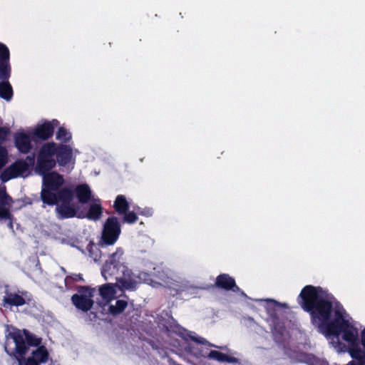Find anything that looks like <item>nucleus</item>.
<instances>
[{
    "label": "nucleus",
    "mask_w": 365,
    "mask_h": 365,
    "mask_svg": "<svg viewBox=\"0 0 365 365\" xmlns=\"http://www.w3.org/2000/svg\"><path fill=\"white\" fill-rule=\"evenodd\" d=\"M298 300L304 311L309 314L312 324L327 336L339 337L349 322L340 309L334 310L336 298L322 287L306 285Z\"/></svg>",
    "instance_id": "nucleus-1"
},
{
    "label": "nucleus",
    "mask_w": 365,
    "mask_h": 365,
    "mask_svg": "<svg viewBox=\"0 0 365 365\" xmlns=\"http://www.w3.org/2000/svg\"><path fill=\"white\" fill-rule=\"evenodd\" d=\"M56 143L43 144L37 155L36 171L42 176V185L40 193L41 200L44 205L56 203V196L53 191H56L64 183L63 175L56 171H50L56 165L54 159Z\"/></svg>",
    "instance_id": "nucleus-2"
},
{
    "label": "nucleus",
    "mask_w": 365,
    "mask_h": 365,
    "mask_svg": "<svg viewBox=\"0 0 365 365\" xmlns=\"http://www.w3.org/2000/svg\"><path fill=\"white\" fill-rule=\"evenodd\" d=\"M124 251L121 247L116 248L115 251L110 255L101 270V274L106 280L115 279L123 289L135 290L138 284L136 278L139 280H146L148 274L145 272L140 273L135 277L124 262Z\"/></svg>",
    "instance_id": "nucleus-3"
},
{
    "label": "nucleus",
    "mask_w": 365,
    "mask_h": 365,
    "mask_svg": "<svg viewBox=\"0 0 365 365\" xmlns=\"http://www.w3.org/2000/svg\"><path fill=\"white\" fill-rule=\"evenodd\" d=\"M56 196V203L48 205H56V212L60 219H68L76 216L79 207L72 204L76 195L78 202L81 204H87L92 198V192L88 185L83 183L73 187L63 185L56 191H53Z\"/></svg>",
    "instance_id": "nucleus-4"
},
{
    "label": "nucleus",
    "mask_w": 365,
    "mask_h": 365,
    "mask_svg": "<svg viewBox=\"0 0 365 365\" xmlns=\"http://www.w3.org/2000/svg\"><path fill=\"white\" fill-rule=\"evenodd\" d=\"M4 350L10 356H15L19 365L23 364L24 356L29 351L22 330L14 328V331L6 334Z\"/></svg>",
    "instance_id": "nucleus-5"
},
{
    "label": "nucleus",
    "mask_w": 365,
    "mask_h": 365,
    "mask_svg": "<svg viewBox=\"0 0 365 365\" xmlns=\"http://www.w3.org/2000/svg\"><path fill=\"white\" fill-rule=\"evenodd\" d=\"M121 233V225L118 219L115 216L109 217L105 221L101 232L99 245L102 248H107L113 245L118 240Z\"/></svg>",
    "instance_id": "nucleus-6"
},
{
    "label": "nucleus",
    "mask_w": 365,
    "mask_h": 365,
    "mask_svg": "<svg viewBox=\"0 0 365 365\" xmlns=\"http://www.w3.org/2000/svg\"><path fill=\"white\" fill-rule=\"evenodd\" d=\"M77 293L71 297V302L76 309L87 312L91 310L94 304L96 289L89 286H78Z\"/></svg>",
    "instance_id": "nucleus-7"
},
{
    "label": "nucleus",
    "mask_w": 365,
    "mask_h": 365,
    "mask_svg": "<svg viewBox=\"0 0 365 365\" xmlns=\"http://www.w3.org/2000/svg\"><path fill=\"white\" fill-rule=\"evenodd\" d=\"M341 334L342 339L348 344V346L341 342L339 344V346L348 349L350 356L359 357L357 354H361L362 349L360 347L358 329L349 322L348 325L342 329Z\"/></svg>",
    "instance_id": "nucleus-8"
},
{
    "label": "nucleus",
    "mask_w": 365,
    "mask_h": 365,
    "mask_svg": "<svg viewBox=\"0 0 365 365\" xmlns=\"http://www.w3.org/2000/svg\"><path fill=\"white\" fill-rule=\"evenodd\" d=\"M5 295L2 299L1 305L6 307H21L28 304L26 300L27 292L25 291H12L8 285L5 286Z\"/></svg>",
    "instance_id": "nucleus-9"
},
{
    "label": "nucleus",
    "mask_w": 365,
    "mask_h": 365,
    "mask_svg": "<svg viewBox=\"0 0 365 365\" xmlns=\"http://www.w3.org/2000/svg\"><path fill=\"white\" fill-rule=\"evenodd\" d=\"M58 123L59 122L56 119H53L51 121H45L41 125H37L32 133V139L36 142L48 140L53 136L54 128Z\"/></svg>",
    "instance_id": "nucleus-10"
},
{
    "label": "nucleus",
    "mask_w": 365,
    "mask_h": 365,
    "mask_svg": "<svg viewBox=\"0 0 365 365\" xmlns=\"http://www.w3.org/2000/svg\"><path fill=\"white\" fill-rule=\"evenodd\" d=\"M215 286L219 289L232 291L236 293H242L245 294L244 292L237 285L235 279L228 274H220L215 279Z\"/></svg>",
    "instance_id": "nucleus-11"
},
{
    "label": "nucleus",
    "mask_w": 365,
    "mask_h": 365,
    "mask_svg": "<svg viewBox=\"0 0 365 365\" xmlns=\"http://www.w3.org/2000/svg\"><path fill=\"white\" fill-rule=\"evenodd\" d=\"M10 53L6 45L0 43V79L7 81L10 77Z\"/></svg>",
    "instance_id": "nucleus-12"
},
{
    "label": "nucleus",
    "mask_w": 365,
    "mask_h": 365,
    "mask_svg": "<svg viewBox=\"0 0 365 365\" xmlns=\"http://www.w3.org/2000/svg\"><path fill=\"white\" fill-rule=\"evenodd\" d=\"M186 351L194 355L197 358H208L210 359L216 360L219 362H225V354L219 351L211 350L209 353L204 352L202 349L196 348L190 344L186 347Z\"/></svg>",
    "instance_id": "nucleus-13"
},
{
    "label": "nucleus",
    "mask_w": 365,
    "mask_h": 365,
    "mask_svg": "<svg viewBox=\"0 0 365 365\" xmlns=\"http://www.w3.org/2000/svg\"><path fill=\"white\" fill-rule=\"evenodd\" d=\"M55 155L56 156V163L60 166H65L71 161L73 156L72 148L70 145L65 144H57L55 145Z\"/></svg>",
    "instance_id": "nucleus-14"
},
{
    "label": "nucleus",
    "mask_w": 365,
    "mask_h": 365,
    "mask_svg": "<svg viewBox=\"0 0 365 365\" xmlns=\"http://www.w3.org/2000/svg\"><path fill=\"white\" fill-rule=\"evenodd\" d=\"M14 144L18 150L24 154L29 153L32 149L31 136L23 132L14 134Z\"/></svg>",
    "instance_id": "nucleus-15"
},
{
    "label": "nucleus",
    "mask_w": 365,
    "mask_h": 365,
    "mask_svg": "<svg viewBox=\"0 0 365 365\" xmlns=\"http://www.w3.org/2000/svg\"><path fill=\"white\" fill-rule=\"evenodd\" d=\"M103 208L101 205L100 199H97L94 202L89 205L88 210L86 215H76L78 218L86 217L88 220L97 221L101 219L103 215Z\"/></svg>",
    "instance_id": "nucleus-16"
},
{
    "label": "nucleus",
    "mask_w": 365,
    "mask_h": 365,
    "mask_svg": "<svg viewBox=\"0 0 365 365\" xmlns=\"http://www.w3.org/2000/svg\"><path fill=\"white\" fill-rule=\"evenodd\" d=\"M13 200L11 196L6 192L5 190H0V219L11 220L12 215L9 209L6 207H10Z\"/></svg>",
    "instance_id": "nucleus-17"
},
{
    "label": "nucleus",
    "mask_w": 365,
    "mask_h": 365,
    "mask_svg": "<svg viewBox=\"0 0 365 365\" xmlns=\"http://www.w3.org/2000/svg\"><path fill=\"white\" fill-rule=\"evenodd\" d=\"M113 209L119 215H122L129 210L130 205L125 195H117L113 202Z\"/></svg>",
    "instance_id": "nucleus-18"
},
{
    "label": "nucleus",
    "mask_w": 365,
    "mask_h": 365,
    "mask_svg": "<svg viewBox=\"0 0 365 365\" xmlns=\"http://www.w3.org/2000/svg\"><path fill=\"white\" fill-rule=\"evenodd\" d=\"M29 357L32 358L39 364H41L48 361L49 354L46 346H40L32 351L31 356Z\"/></svg>",
    "instance_id": "nucleus-19"
},
{
    "label": "nucleus",
    "mask_w": 365,
    "mask_h": 365,
    "mask_svg": "<svg viewBox=\"0 0 365 365\" xmlns=\"http://www.w3.org/2000/svg\"><path fill=\"white\" fill-rule=\"evenodd\" d=\"M106 249V248H102L100 247L99 242L96 245L93 242H90L86 247L90 257L93 258L95 262H98L101 259V258L105 255L103 250Z\"/></svg>",
    "instance_id": "nucleus-20"
},
{
    "label": "nucleus",
    "mask_w": 365,
    "mask_h": 365,
    "mask_svg": "<svg viewBox=\"0 0 365 365\" xmlns=\"http://www.w3.org/2000/svg\"><path fill=\"white\" fill-rule=\"evenodd\" d=\"M99 294L106 302H109L115 297V287L112 284H105L100 287Z\"/></svg>",
    "instance_id": "nucleus-21"
},
{
    "label": "nucleus",
    "mask_w": 365,
    "mask_h": 365,
    "mask_svg": "<svg viewBox=\"0 0 365 365\" xmlns=\"http://www.w3.org/2000/svg\"><path fill=\"white\" fill-rule=\"evenodd\" d=\"M9 166L12 172L17 175V177L24 174L29 168V164L23 160H18Z\"/></svg>",
    "instance_id": "nucleus-22"
},
{
    "label": "nucleus",
    "mask_w": 365,
    "mask_h": 365,
    "mask_svg": "<svg viewBox=\"0 0 365 365\" xmlns=\"http://www.w3.org/2000/svg\"><path fill=\"white\" fill-rule=\"evenodd\" d=\"M13 96V89L8 81L0 82V97L7 101Z\"/></svg>",
    "instance_id": "nucleus-23"
},
{
    "label": "nucleus",
    "mask_w": 365,
    "mask_h": 365,
    "mask_svg": "<svg viewBox=\"0 0 365 365\" xmlns=\"http://www.w3.org/2000/svg\"><path fill=\"white\" fill-rule=\"evenodd\" d=\"M128 306V302L123 299H118L115 305H110L108 311L110 314L117 316L122 314Z\"/></svg>",
    "instance_id": "nucleus-24"
},
{
    "label": "nucleus",
    "mask_w": 365,
    "mask_h": 365,
    "mask_svg": "<svg viewBox=\"0 0 365 365\" xmlns=\"http://www.w3.org/2000/svg\"><path fill=\"white\" fill-rule=\"evenodd\" d=\"M23 334L26 341V344L28 347L29 346H40V344L41 343V339L37 337L34 334H32L27 329H22Z\"/></svg>",
    "instance_id": "nucleus-25"
},
{
    "label": "nucleus",
    "mask_w": 365,
    "mask_h": 365,
    "mask_svg": "<svg viewBox=\"0 0 365 365\" xmlns=\"http://www.w3.org/2000/svg\"><path fill=\"white\" fill-rule=\"evenodd\" d=\"M56 138L62 143H66L71 140V134L64 127H59Z\"/></svg>",
    "instance_id": "nucleus-26"
},
{
    "label": "nucleus",
    "mask_w": 365,
    "mask_h": 365,
    "mask_svg": "<svg viewBox=\"0 0 365 365\" xmlns=\"http://www.w3.org/2000/svg\"><path fill=\"white\" fill-rule=\"evenodd\" d=\"M164 326L168 331L174 333H180V330L182 329V327L173 317H171L170 320L166 322Z\"/></svg>",
    "instance_id": "nucleus-27"
},
{
    "label": "nucleus",
    "mask_w": 365,
    "mask_h": 365,
    "mask_svg": "<svg viewBox=\"0 0 365 365\" xmlns=\"http://www.w3.org/2000/svg\"><path fill=\"white\" fill-rule=\"evenodd\" d=\"M123 216L122 222L123 223L134 224L138 220L137 215L133 211H128L122 215Z\"/></svg>",
    "instance_id": "nucleus-28"
},
{
    "label": "nucleus",
    "mask_w": 365,
    "mask_h": 365,
    "mask_svg": "<svg viewBox=\"0 0 365 365\" xmlns=\"http://www.w3.org/2000/svg\"><path fill=\"white\" fill-rule=\"evenodd\" d=\"M189 337L191 339L192 341L196 342L197 344L206 345L209 347H215L217 349H222L221 346H217L210 343V341H208L206 339H205L203 337L198 336H192L190 334L189 335Z\"/></svg>",
    "instance_id": "nucleus-29"
},
{
    "label": "nucleus",
    "mask_w": 365,
    "mask_h": 365,
    "mask_svg": "<svg viewBox=\"0 0 365 365\" xmlns=\"http://www.w3.org/2000/svg\"><path fill=\"white\" fill-rule=\"evenodd\" d=\"M1 180L3 182H6L12 178H17V175L14 174V172H12L10 166H9L7 168H6L2 173L1 174Z\"/></svg>",
    "instance_id": "nucleus-30"
},
{
    "label": "nucleus",
    "mask_w": 365,
    "mask_h": 365,
    "mask_svg": "<svg viewBox=\"0 0 365 365\" xmlns=\"http://www.w3.org/2000/svg\"><path fill=\"white\" fill-rule=\"evenodd\" d=\"M8 162V152L5 147L0 145V170L2 169Z\"/></svg>",
    "instance_id": "nucleus-31"
},
{
    "label": "nucleus",
    "mask_w": 365,
    "mask_h": 365,
    "mask_svg": "<svg viewBox=\"0 0 365 365\" xmlns=\"http://www.w3.org/2000/svg\"><path fill=\"white\" fill-rule=\"evenodd\" d=\"M359 357L351 356L354 359H356L357 362H355L354 361H351L348 363L347 365H365V351L362 350L361 354H357Z\"/></svg>",
    "instance_id": "nucleus-32"
},
{
    "label": "nucleus",
    "mask_w": 365,
    "mask_h": 365,
    "mask_svg": "<svg viewBox=\"0 0 365 365\" xmlns=\"http://www.w3.org/2000/svg\"><path fill=\"white\" fill-rule=\"evenodd\" d=\"M83 281V278L81 274H74L73 276H67L65 278V284L66 287L70 286L73 282Z\"/></svg>",
    "instance_id": "nucleus-33"
},
{
    "label": "nucleus",
    "mask_w": 365,
    "mask_h": 365,
    "mask_svg": "<svg viewBox=\"0 0 365 365\" xmlns=\"http://www.w3.org/2000/svg\"><path fill=\"white\" fill-rule=\"evenodd\" d=\"M10 133V129L8 127H0V144L3 143L8 135Z\"/></svg>",
    "instance_id": "nucleus-34"
},
{
    "label": "nucleus",
    "mask_w": 365,
    "mask_h": 365,
    "mask_svg": "<svg viewBox=\"0 0 365 365\" xmlns=\"http://www.w3.org/2000/svg\"><path fill=\"white\" fill-rule=\"evenodd\" d=\"M225 362L236 364V363H239V359L236 357L229 356L225 354Z\"/></svg>",
    "instance_id": "nucleus-35"
},
{
    "label": "nucleus",
    "mask_w": 365,
    "mask_h": 365,
    "mask_svg": "<svg viewBox=\"0 0 365 365\" xmlns=\"http://www.w3.org/2000/svg\"><path fill=\"white\" fill-rule=\"evenodd\" d=\"M22 365H41V364H39L38 362H36L32 358L29 356L27 359L24 358V361H23Z\"/></svg>",
    "instance_id": "nucleus-36"
},
{
    "label": "nucleus",
    "mask_w": 365,
    "mask_h": 365,
    "mask_svg": "<svg viewBox=\"0 0 365 365\" xmlns=\"http://www.w3.org/2000/svg\"><path fill=\"white\" fill-rule=\"evenodd\" d=\"M361 344L365 349V329L361 331Z\"/></svg>",
    "instance_id": "nucleus-37"
},
{
    "label": "nucleus",
    "mask_w": 365,
    "mask_h": 365,
    "mask_svg": "<svg viewBox=\"0 0 365 365\" xmlns=\"http://www.w3.org/2000/svg\"><path fill=\"white\" fill-rule=\"evenodd\" d=\"M27 159L31 163H34V155H31V156H28L27 157Z\"/></svg>",
    "instance_id": "nucleus-38"
},
{
    "label": "nucleus",
    "mask_w": 365,
    "mask_h": 365,
    "mask_svg": "<svg viewBox=\"0 0 365 365\" xmlns=\"http://www.w3.org/2000/svg\"><path fill=\"white\" fill-rule=\"evenodd\" d=\"M149 344L151 345V346H152L153 349H157V347H155V343H154V341H153L152 340H150V341H149Z\"/></svg>",
    "instance_id": "nucleus-39"
},
{
    "label": "nucleus",
    "mask_w": 365,
    "mask_h": 365,
    "mask_svg": "<svg viewBox=\"0 0 365 365\" xmlns=\"http://www.w3.org/2000/svg\"><path fill=\"white\" fill-rule=\"evenodd\" d=\"M277 332H278L280 335H282V331H281V330H279V331H277Z\"/></svg>",
    "instance_id": "nucleus-40"
},
{
    "label": "nucleus",
    "mask_w": 365,
    "mask_h": 365,
    "mask_svg": "<svg viewBox=\"0 0 365 365\" xmlns=\"http://www.w3.org/2000/svg\"><path fill=\"white\" fill-rule=\"evenodd\" d=\"M272 302L274 303V304H277V302L275 301V300H271Z\"/></svg>",
    "instance_id": "nucleus-41"
},
{
    "label": "nucleus",
    "mask_w": 365,
    "mask_h": 365,
    "mask_svg": "<svg viewBox=\"0 0 365 365\" xmlns=\"http://www.w3.org/2000/svg\"><path fill=\"white\" fill-rule=\"evenodd\" d=\"M143 215L147 214V212H142Z\"/></svg>",
    "instance_id": "nucleus-42"
},
{
    "label": "nucleus",
    "mask_w": 365,
    "mask_h": 365,
    "mask_svg": "<svg viewBox=\"0 0 365 365\" xmlns=\"http://www.w3.org/2000/svg\"><path fill=\"white\" fill-rule=\"evenodd\" d=\"M143 215L147 214V212H142Z\"/></svg>",
    "instance_id": "nucleus-43"
}]
</instances>
